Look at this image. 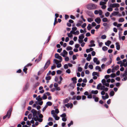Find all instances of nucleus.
<instances>
[{
  "mask_svg": "<svg viewBox=\"0 0 127 127\" xmlns=\"http://www.w3.org/2000/svg\"><path fill=\"white\" fill-rule=\"evenodd\" d=\"M12 111V108H10L9 110L7 111L6 114L3 117V120L5 119L7 117L8 119H9L11 116V115Z\"/></svg>",
  "mask_w": 127,
  "mask_h": 127,
  "instance_id": "f257e3e1",
  "label": "nucleus"
},
{
  "mask_svg": "<svg viewBox=\"0 0 127 127\" xmlns=\"http://www.w3.org/2000/svg\"><path fill=\"white\" fill-rule=\"evenodd\" d=\"M55 57L56 59L59 60V63H61L62 62L63 60L62 58L59 55V54L55 53Z\"/></svg>",
  "mask_w": 127,
  "mask_h": 127,
  "instance_id": "f03ea898",
  "label": "nucleus"
},
{
  "mask_svg": "<svg viewBox=\"0 0 127 127\" xmlns=\"http://www.w3.org/2000/svg\"><path fill=\"white\" fill-rule=\"evenodd\" d=\"M120 4L118 3H115L113 4L110 3L108 6L109 7L115 8L116 7H119L120 6Z\"/></svg>",
  "mask_w": 127,
  "mask_h": 127,
  "instance_id": "7ed1b4c3",
  "label": "nucleus"
},
{
  "mask_svg": "<svg viewBox=\"0 0 127 127\" xmlns=\"http://www.w3.org/2000/svg\"><path fill=\"white\" fill-rule=\"evenodd\" d=\"M86 13L89 16L91 17H93L94 16L93 13L90 11L87 10L86 11Z\"/></svg>",
  "mask_w": 127,
  "mask_h": 127,
  "instance_id": "20e7f679",
  "label": "nucleus"
},
{
  "mask_svg": "<svg viewBox=\"0 0 127 127\" xmlns=\"http://www.w3.org/2000/svg\"><path fill=\"white\" fill-rule=\"evenodd\" d=\"M51 64L50 60V59L48 60L46 63L44 67L46 69Z\"/></svg>",
  "mask_w": 127,
  "mask_h": 127,
  "instance_id": "39448f33",
  "label": "nucleus"
},
{
  "mask_svg": "<svg viewBox=\"0 0 127 127\" xmlns=\"http://www.w3.org/2000/svg\"><path fill=\"white\" fill-rule=\"evenodd\" d=\"M29 86V84L28 83H27L25 84V86L23 88V91L25 92L28 89Z\"/></svg>",
  "mask_w": 127,
  "mask_h": 127,
  "instance_id": "423d86ee",
  "label": "nucleus"
},
{
  "mask_svg": "<svg viewBox=\"0 0 127 127\" xmlns=\"http://www.w3.org/2000/svg\"><path fill=\"white\" fill-rule=\"evenodd\" d=\"M90 45H89L88 46L90 47H94L95 46V45L94 43L95 42V41L93 40H91L90 41Z\"/></svg>",
  "mask_w": 127,
  "mask_h": 127,
  "instance_id": "0eeeda50",
  "label": "nucleus"
},
{
  "mask_svg": "<svg viewBox=\"0 0 127 127\" xmlns=\"http://www.w3.org/2000/svg\"><path fill=\"white\" fill-rule=\"evenodd\" d=\"M95 21L98 24H99L101 22V20L99 17H97L95 19Z\"/></svg>",
  "mask_w": 127,
  "mask_h": 127,
  "instance_id": "6e6552de",
  "label": "nucleus"
},
{
  "mask_svg": "<svg viewBox=\"0 0 127 127\" xmlns=\"http://www.w3.org/2000/svg\"><path fill=\"white\" fill-rule=\"evenodd\" d=\"M119 11H114L110 15V18H111L113 16H116L117 15V13H119Z\"/></svg>",
  "mask_w": 127,
  "mask_h": 127,
  "instance_id": "1a4fd4ad",
  "label": "nucleus"
},
{
  "mask_svg": "<svg viewBox=\"0 0 127 127\" xmlns=\"http://www.w3.org/2000/svg\"><path fill=\"white\" fill-rule=\"evenodd\" d=\"M31 112L33 116L35 115H37V111L34 109H32L31 111Z\"/></svg>",
  "mask_w": 127,
  "mask_h": 127,
  "instance_id": "9d476101",
  "label": "nucleus"
},
{
  "mask_svg": "<svg viewBox=\"0 0 127 127\" xmlns=\"http://www.w3.org/2000/svg\"><path fill=\"white\" fill-rule=\"evenodd\" d=\"M93 98L94 99V101L95 102H98L99 99L98 97H96L94 95H93Z\"/></svg>",
  "mask_w": 127,
  "mask_h": 127,
  "instance_id": "9b49d317",
  "label": "nucleus"
},
{
  "mask_svg": "<svg viewBox=\"0 0 127 127\" xmlns=\"http://www.w3.org/2000/svg\"><path fill=\"white\" fill-rule=\"evenodd\" d=\"M87 8L89 10L93 9L91 3L88 4L87 6Z\"/></svg>",
  "mask_w": 127,
  "mask_h": 127,
  "instance_id": "f8f14e48",
  "label": "nucleus"
},
{
  "mask_svg": "<svg viewBox=\"0 0 127 127\" xmlns=\"http://www.w3.org/2000/svg\"><path fill=\"white\" fill-rule=\"evenodd\" d=\"M116 49L119 50L120 49V47L119 43L118 42H116L115 43Z\"/></svg>",
  "mask_w": 127,
  "mask_h": 127,
  "instance_id": "ddd939ff",
  "label": "nucleus"
},
{
  "mask_svg": "<svg viewBox=\"0 0 127 127\" xmlns=\"http://www.w3.org/2000/svg\"><path fill=\"white\" fill-rule=\"evenodd\" d=\"M105 76H107V78H106L105 77H104V78L106 80V82H109V80H110V79L109 78L110 77V75H105Z\"/></svg>",
  "mask_w": 127,
  "mask_h": 127,
  "instance_id": "4468645a",
  "label": "nucleus"
},
{
  "mask_svg": "<svg viewBox=\"0 0 127 127\" xmlns=\"http://www.w3.org/2000/svg\"><path fill=\"white\" fill-rule=\"evenodd\" d=\"M85 37V36L83 34H81L78 37V39L80 40H83V39Z\"/></svg>",
  "mask_w": 127,
  "mask_h": 127,
  "instance_id": "2eb2a0df",
  "label": "nucleus"
},
{
  "mask_svg": "<svg viewBox=\"0 0 127 127\" xmlns=\"http://www.w3.org/2000/svg\"><path fill=\"white\" fill-rule=\"evenodd\" d=\"M111 43V42L110 41L108 40L106 42H105V44L106 45L109 47V46L110 45Z\"/></svg>",
  "mask_w": 127,
  "mask_h": 127,
  "instance_id": "dca6fc26",
  "label": "nucleus"
},
{
  "mask_svg": "<svg viewBox=\"0 0 127 127\" xmlns=\"http://www.w3.org/2000/svg\"><path fill=\"white\" fill-rule=\"evenodd\" d=\"M115 94L114 91L113 90H112L109 94V96L111 97L113 96Z\"/></svg>",
  "mask_w": 127,
  "mask_h": 127,
  "instance_id": "f3484780",
  "label": "nucleus"
},
{
  "mask_svg": "<svg viewBox=\"0 0 127 127\" xmlns=\"http://www.w3.org/2000/svg\"><path fill=\"white\" fill-rule=\"evenodd\" d=\"M34 121H37V119H36L34 117H32V119L30 121L31 124H34Z\"/></svg>",
  "mask_w": 127,
  "mask_h": 127,
  "instance_id": "a211bd4d",
  "label": "nucleus"
},
{
  "mask_svg": "<svg viewBox=\"0 0 127 127\" xmlns=\"http://www.w3.org/2000/svg\"><path fill=\"white\" fill-rule=\"evenodd\" d=\"M95 69L96 70H98V72H101L102 71V70H101L100 66L98 65L95 67Z\"/></svg>",
  "mask_w": 127,
  "mask_h": 127,
  "instance_id": "6ab92c4d",
  "label": "nucleus"
},
{
  "mask_svg": "<svg viewBox=\"0 0 127 127\" xmlns=\"http://www.w3.org/2000/svg\"><path fill=\"white\" fill-rule=\"evenodd\" d=\"M39 83L37 82V83H35L34 85H33V89H35L36 87L39 86Z\"/></svg>",
  "mask_w": 127,
  "mask_h": 127,
  "instance_id": "aec40b11",
  "label": "nucleus"
},
{
  "mask_svg": "<svg viewBox=\"0 0 127 127\" xmlns=\"http://www.w3.org/2000/svg\"><path fill=\"white\" fill-rule=\"evenodd\" d=\"M46 69V68H45V67L44 66L43 67L41 68L39 70L40 72L39 74H41Z\"/></svg>",
  "mask_w": 127,
  "mask_h": 127,
  "instance_id": "412c9836",
  "label": "nucleus"
},
{
  "mask_svg": "<svg viewBox=\"0 0 127 127\" xmlns=\"http://www.w3.org/2000/svg\"><path fill=\"white\" fill-rule=\"evenodd\" d=\"M91 94L95 95L97 94L98 93V91L97 90H92L91 91Z\"/></svg>",
  "mask_w": 127,
  "mask_h": 127,
  "instance_id": "4be33fe9",
  "label": "nucleus"
},
{
  "mask_svg": "<svg viewBox=\"0 0 127 127\" xmlns=\"http://www.w3.org/2000/svg\"><path fill=\"white\" fill-rule=\"evenodd\" d=\"M93 9H94L97 8V5L95 4L91 3Z\"/></svg>",
  "mask_w": 127,
  "mask_h": 127,
  "instance_id": "5701e85b",
  "label": "nucleus"
},
{
  "mask_svg": "<svg viewBox=\"0 0 127 127\" xmlns=\"http://www.w3.org/2000/svg\"><path fill=\"white\" fill-rule=\"evenodd\" d=\"M92 28V27L91 24H89L88 26L87 27V29L89 30L90 31L91 29Z\"/></svg>",
  "mask_w": 127,
  "mask_h": 127,
  "instance_id": "b1692460",
  "label": "nucleus"
},
{
  "mask_svg": "<svg viewBox=\"0 0 127 127\" xmlns=\"http://www.w3.org/2000/svg\"><path fill=\"white\" fill-rule=\"evenodd\" d=\"M54 64H55L57 65V67L58 68L61 67L62 66V64L61 63H57L55 62H54Z\"/></svg>",
  "mask_w": 127,
  "mask_h": 127,
  "instance_id": "393cba45",
  "label": "nucleus"
},
{
  "mask_svg": "<svg viewBox=\"0 0 127 127\" xmlns=\"http://www.w3.org/2000/svg\"><path fill=\"white\" fill-rule=\"evenodd\" d=\"M124 19L122 17L120 18H119L118 20V21L119 23H122L124 21Z\"/></svg>",
  "mask_w": 127,
  "mask_h": 127,
  "instance_id": "a878e982",
  "label": "nucleus"
},
{
  "mask_svg": "<svg viewBox=\"0 0 127 127\" xmlns=\"http://www.w3.org/2000/svg\"><path fill=\"white\" fill-rule=\"evenodd\" d=\"M73 49V48L71 47L70 46H67L66 48L67 51H69V50L71 51Z\"/></svg>",
  "mask_w": 127,
  "mask_h": 127,
  "instance_id": "bb28decb",
  "label": "nucleus"
},
{
  "mask_svg": "<svg viewBox=\"0 0 127 127\" xmlns=\"http://www.w3.org/2000/svg\"><path fill=\"white\" fill-rule=\"evenodd\" d=\"M42 53H41L39 56L38 59V61H37V63H38V62L41 60L42 58Z\"/></svg>",
  "mask_w": 127,
  "mask_h": 127,
  "instance_id": "cd10ccee",
  "label": "nucleus"
},
{
  "mask_svg": "<svg viewBox=\"0 0 127 127\" xmlns=\"http://www.w3.org/2000/svg\"><path fill=\"white\" fill-rule=\"evenodd\" d=\"M127 75V73H126L125 72H124V73L122 74L121 73L120 75V76L121 78H122L123 77Z\"/></svg>",
  "mask_w": 127,
  "mask_h": 127,
  "instance_id": "c85d7f7f",
  "label": "nucleus"
},
{
  "mask_svg": "<svg viewBox=\"0 0 127 127\" xmlns=\"http://www.w3.org/2000/svg\"><path fill=\"white\" fill-rule=\"evenodd\" d=\"M26 100H25L24 102V103L21 105V106L23 109H24L25 107L26 106Z\"/></svg>",
  "mask_w": 127,
  "mask_h": 127,
  "instance_id": "c756f323",
  "label": "nucleus"
},
{
  "mask_svg": "<svg viewBox=\"0 0 127 127\" xmlns=\"http://www.w3.org/2000/svg\"><path fill=\"white\" fill-rule=\"evenodd\" d=\"M52 103L51 101H48L47 102L46 104L47 106H50L52 105Z\"/></svg>",
  "mask_w": 127,
  "mask_h": 127,
  "instance_id": "7c9ffc66",
  "label": "nucleus"
},
{
  "mask_svg": "<svg viewBox=\"0 0 127 127\" xmlns=\"http://www.w3.org/2000/svg\"><path fill=\"white\" fill-rule=\"evenodd\" d=\"M60 116L62 118L66 117V113H63L61 115H60Z\"/></svg>",
  "mask_w": 127,
  "mask_h": 127,
  "instance_id": "2f4dec72",
  "label": "nucleus"
},
{
  "mask_svg": "<svg viewBox=\"0 0 127 127\" xmlns=\"http://www.w3.org/2000/svg\"><path fill=\"white\" fill-rule=\"evenodd\" d=\"M41 98L43 100H45L47 98V96L45 93L43 94V96H42Z\"/></svg>",
  "mask_w": 127,
  "mask_h": 127,
  "instance_id": "473e14b6",
  "label": "nucleus"
},
{
  "mask_svg": "<svg viewBox=\"0 0 127 127\" xmlns=\"http://www.w3.org/2000/svg\"><path fill=\"white\" fill-rule=\"evenodd\" d=\"M121 84L120 82H118L116 83H115V85L118 88H119Z\"/></svg>",
  "mask_w": 127,
  "mask_h": 127,
  "instance_id": "72a5a7b5",
  "label": "nucleus"
},
{
  "mask_svg": "<svg viewBox=\"0 0 127 127\" xmlns=\"http://www.w3.org/2000/svg\"><path fill=\"white\" fill-rule=\"evenodd\" d=\"M107 83L105 82V84L102 82V84L103 85H105V86L107 87H108L109 86V82H107Z\"/></svg>",
  "mask_w": 127,
  "mask_h": 127,
  "instance_id": "f704fd0d",
  "label": "nucleus"
},
{
  "mask_svg": "<svg viewBox=\"0 0 127 127\" xmlns=\"http://www.w3.org/2000/svg\"><path fill=\"white\" fill-rule=\"evenodd\" d=\"M73 122L72 121H70V122L68 124L67 126L68 127H70L71 125L73 124Z\"/></svg>",
  "mask_w": 127,
  "mask_h": 127,
  "instance_id": "c9c22d12",
  "label": "nucleus"
},
{
  "mask_svg": "<svg viewBox=\"0 0 127 127\" xmlns=\"http://www.w3.org/2000/svg\"><path fill=\"white\" fill-rule=\"evenodd\" d=\"M102 49L103 51H107L108 50V48L107 47L104 46L102 47Z\"/></svg>",
  "mask_w": 127,
  "mask_h": 127,
  "instance_id": "e433bc0d",
  "label": "nucleus"
},
{
  "mask_svg": "<svg viewBox=\"0 0 127 127\" xmlns=\"http://www.w3.org/2000/svg\"><path fill=\"white\" fill-rule=\"evenodd\" d=\"M102 21L103 22H108L107 18L106 17L103 18L102 19Z\"/></svg>",
  "mask_w": 127,
  "mask_h": 127,
  "instance_id": "4c0bfd02",
  "label": "nucleus"
},
{
  "mask_svg": "<svg viewBox=\"0 0 127 127\" xmlns=\"http://www.w3.org/2000/svg\"><path fill=\"white\" fill-rule=\"evenodd\" d=\"M82 70V68L81 67H78L77 68V71L79 72H81Z\"/></svg>",
  "mask_w": 127,
  "mask_h": 127,
  "instance_id": "58836bf2",
  "label": "nucleus"
},
{
  "mask_svg": "<svg viewBox=\"0 0 127 127\" xmlns=\"http://www.w3.org/2000/svg\"><path fill=\"white\" fill-rule=\"evenodd\" d=\"M68 101L69 100H68V98H66L63 100V103L64 104L68 103Z\"/></svg>",
  "mask_w": 127,
  "mask_h": 127,
  "instance_id": "ea45409f",
  "label": "nucleus"
},
{
  "mask_svg": "<svg viewBox=\"0 0 127 127\" xmlns=\"http://www.w3.org/2000/svg\"><path fill=\"white\" fill-rule=\"evenodd\" d=\"M75 85H74L72 83H71L69 85V86L72 87V89H73L75 87Z\"/></svg>",
  "mask_w": 127,
  "mask_h": 127,
  "instance_id": "a19ab883",
  "label": "nucleus"
},
{
  "mask_svg": "<svg viewBox=\"0 0 127 127\" xmlns=\"http://www.w3.org/2000/svg\"><path fill=\"white\" fill-rule=\"evenodd\" d=\"M76 99L77 100H80L81 99V96L79 95H78L76 96Z\"/></svg>",
  "mask_w": 127,
  "mask_h": 127,
  "instance_id": "79ce46f5",
  "label": "nucleus"
},
{
  "mask_svg": "<svg viewBox=\"0 0 127 127\" xmlns=\"http://www.w3.org/2000/svg\"><path fill=\"white\" fill-rule=\"evenodd\" d=\"M79 33V32L78 30H76L75 32H74L73 33H72V34L74 35H78Z\"/></svg>",
  "mask_w": 127,
  "mask_h": 127,
  "instance_id": "37998d69",
  "label": "nucleus"
},
{
  "mask_svg": "<svg viewBox=\"0 0 127 127\" xmlns=\"http://www.w3.org/2000/svg\"><path fill=\"white\" fill-rule=\"evenodd\" d=\"M32 115L31 113L29 114L28 115V118L29 120H30L32 119Z\"/></svg>",
  "mask_w": 127,
  "mask_h": 127,
  "instance_id": "c03bdc74",
  "label": "nucleus"
},
{
  "mask_svg": "<svg viewBox=\"0 0 127 127\" xmlns=\"http://www.w3.org/2000/svg\"><path fill=\"white\" fill-rule=\"evenodd\" d=\"M112 61L110 60L108 62H107L106 64V66H108L110 65L112 63Z\"/></svg>",
  "mask_w": 127,
  "mask_h": 127,
  "instance_id": "a18cd8bd",
  "label": "nucleus"
},
{
  "mask_svg": "<svg viewBox=\"0 0 127 127\" xmlns=\"http://www.w3.org/2000/svg\"><path fill=\"white\" fill-rule=\"evenodd\" d=\"M57 74H60L62 73V71L60 70H58L56 71Z\"/></svg>",
  "mask_w": 127,
  "mask_h": 127,
  "instance_id": "49530a36",
  "label": "nucleus"
},
{
  "mask_svg": "<svg viewBox=\"0 0 127 127\" xmlns=\"http://www.w3.org/2000/svg\"><path fill=\"white\" fill-rule=\"evenodd\" d=\"M106 38V36L104 34L102 35L101 37V38L102 39H105Z\"/></svg>",
  "mask_w": 127,
  "mask_h": 127,
  "instance_id": "de8ad7c7",
  "label": "nucleus"
},
{
  "mask_svg": "<svg viewBox=\"0 0 127 127\" xmlns=\"http://www.w3.org/2000/svg\"><path fill=\"white\" fill-rule=\"evenodd\" d=\"M56 41L53 42L50 44V45L51 46L54 47L56 45Z\"/></svg>",
  "mask_w": 127,
  "mask_h": 127,
  "instance_id": "09e8293b",
  "label": "nucleus"
},
{
  "mask_svg": "<svg viewBox=\"0 0 127 127\" xmlns=\"http://www.w3.org/2000/svg\"><path fill=\"white\" fill-rule=\"evenodd\" d=\"M51 79V76H46L45 77V79L46 80H50Z\"/></svg>",
  "mask_w": 127,
  "mask_h": 127,
  "instance_id": "8fccbe9b",
  "label": "nucleus"
},
{
  "mask_svg": "<svg viewBox=\"0 0 127 127\" xmlns=\"http://www.w3.org/2000/svg\"><path fill=\"white\" fill-rule=\"evenodd\" d=\"M111 77V78H113L116 76V75L114 73H111L110 74Z\"/></svg>",
  "mask_w": 127,
  "mask_h": 127,
  "instance_id": "3c124183",
  "label": "nucleus"
},
{
  "mask_svg": "<svg viewBox=\"0 0 127 127\" xmlns=\"http://www.w3.org/2000/svg\"><path fill=\"white\" fill-rule=\"evenodd\" d=\"M40 123L41 122H42L43 120V119H42V117H40V118L38 119L37 120Z\"/></svg>",
  "mask_w": 127,
  "mask_h": 127,
  "instance_id": "603ef678",
  "label": "nucleus"
},
{
  "mask_svg": "<svg viewBox=\"0 0 127 127\" xmlns=\"http://www.w3.org/2000/svg\"><path fill=\"white\" fill-rule=\"evenodd\" d=\"M64 68L65 69H67L68 68V65L67 64H65L64 66Z\"/></svg>",
  "mask_w": 127,
  "mask_h": 127,
  "instance_id": "864d4df0",
  "label": "nucleus"
},
{
  "mask_svg": "<svg viewBox=\"0 0 127 127\" xmlns=\"http://www.w3.org/2000/svg\"><path fill=\"white\" fill-rule=\"evenodd\" d=\"M48 126H52L53 124V123L52 121H50L47 124Z\"/></svg>",
  "mask_w": 127,
  "mask_h": 127,
  "instance_id": "5fc2aeb1",
  "label": "nucleus"
},
{
  "mask_svg": "<svg viewBox=\"0 0 127 127\" xmlns=\"http://www.w3.org/2000/svg\"><path fill=\"white\" fill-rule=\"evenodd\" d=\"M110 13L108 12H106L105 14V16L106 17H108L110 15Z\"/></svg>",
  "mask_w": 127,
  "mask_h": 127,
  "instance_id": "6e6d98bb",
  "label": "nucleus"
},
{
  "mask_svg": "<svg viewBox=\"0 0 127 127\" xmlns=\"http://www.w3.org/2000/svg\"><path fill=\"white\" fill-rule=\"evenodd\" d=\"M88 67L91 70L93 68V66L92 64H89L88 65Z\"/></svg>",
  "mask_w": 127,
  "mask_h": 127,
  "instance_id": "4d7b16f0",
  "label": "nucleus"
},
{
  "mask_svg": "<svg viewBox=\"0 0 127 127\" xmlns=\"http://www.w3.org/2000/svg\"><path fill=\"white\" fill-rule=\"evenodd\" d=\"M87 97L88 99H91L93 98V97H92V95L91 94L88 95H87Z\"/></svg>",
  "mask_w": 127,
  "mask_h": 127,
  "instance_id": "13d9d810",
  "label": "nucleus"
},
{
  "mask_svg": "<svg viewBox=\"0 0 127 127\" xmlns=\"http://www.w3.org/2000/svg\"><path fill=\"white\" fill-rule=\"evenodd\" d=\"M89 64L88 63H87L85 64L84 67V68L85 69H87Z\"/></svg>",
  "mask_w": 127,
  "mask_h": 127,
  "instance_id": "bf43d9fd",
  "label": "nucleus"
},
{
  "mask_svg": "<svg viewBox=\"0 0 127 127\" xmlns=\"http://www.w3.org/2000/svg\"><path fill=\"white\" fill-rule=\"evenodd\" d=\"M119 66L118 65H117L115 66V69L116 70H117L119 68Z\"/></svg>",
  "mask_w": 127,
  "mask_h": 127,
  "instance_id": "052dcab7",
  "label": "nucleus"
},
{
  "mask_svg": "<svg viewBox=\"0 0 127 127\" xmlns=\"http://www.w3.org/2000/svg\"><path fill=\"white\" fill-rule=\"evenodd\" d=\"M47 106L46 105H45V106L44 107L42 110V111L43 112H44L45 110L47 108Z\"/></svg>",
  "mask_w": 127,
  "mask_h": 127,
  "instance_id": "680f3d73",
  "label": "nucleus"
},
{
  "mask_svg": "<svg viewBox=\"0 0 127 127\" xmlns=\"http://www.w3.org/2000/svg\"><path fill=\"white\" fill-rule=\"evenodd\" d=\"M71 72V70L70 69H67L66 71V73L68 74H69Z\"/></svg>",
  "mask_w": 127,
  "mask_h": 127,
  "instance_id": "e2e57ef3",
  "label": "nucleus"
},
{
  "mask_svg": "<svg viewBox=\"0 0 127 127\" xmlns=\"http://www.w3.org/2000/svg\"><path fill=\"white\" fill-rule=\"evenodd\" d=\"M108 90V88L107 87H105L104 89L102 91H103V92H107Z\"/></svg>",
  "mask_w": 127,
  "mask_h": 127,
  "instance_id": "0e129e2a",
  "label": "nucleus"
},
{
  "mask_svg": "<svg viewBox=\"0 0 127 127\" xmlns=\"http://www.w3.org/2000/svg\"><path fill=\"white\" fill-rule=\"evenodd\" d=\"M74 43V42L72 40H70L69 42V44L70 45H72Z\"/></svg>",
  "mask_w": 127,
  "mask_h": 127,
  "instance_id": "69168bd1",
  "label": "nucleus"
},
{
  "mask_svg": "<svg viewBox=\"0 0 127 127\" xmlns=\"http://www.w3.org/2000/svg\"><path fill=\"white\" fill-rule=\"evenodd\" d=\"M80 46V45L78 44H76L75 45L74 47L75 48L78 49Z\"/></svg>",
  "mask_w": 127,
  "mask_h": 127,
  "instance_id": "338daca9",
  "label": "nucleus"
},
{
  "mask_svg": "<svg viewBox=\"0 0 127 127\" xmlns=\"http://www.w3.org/2000/svg\"><path fill=\"white\" fill-rule=\"evenodd\" d=\"M105 67V64H103L101 65V67L102 69H104Z\"/></svg>",
  "mask_w": 127,
  "mask_h": 127,
  "instance_id": "774afa93",
  "label": "nucleus"
}]
</instances>
